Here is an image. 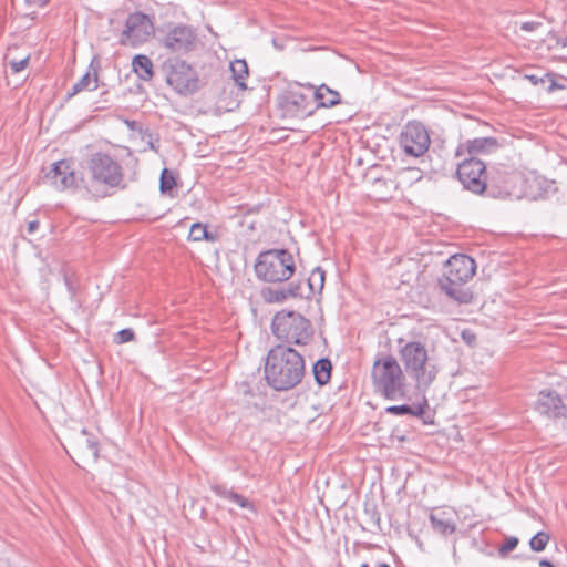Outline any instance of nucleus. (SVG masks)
Masks as SVG:
<instances>
[{
  "instance_id": "nucleus-1",
  "label": "nucleus",
  "mask_w": 567,
  "mask_h": 567,
  "mask_svg": "<svg viewBox=\"0 0 567 567\" xmlns=\"http://www.w3.org/2000/svg\"><path fill=\"white\" fill-rule=\"evenodd\" d=\"M305 375V359L287 344H277L267 354L265 378L276 391H288L297 386Z\"/></svg>"
},
{
  "instance_id": "nucleus-2",
  "label": "nucleus",
  "mask_w": 567,
  "mask_h": 567,
  "mask_svg": "<svg viewBox=\"0 0 567 567\" xmlns=\"http://www.w3.org/2000/svg\"><path fill=\"white\" fill-rule=\"evenodd\" d=\"M399 353L405 371L415 380L416 388L426 390L435 380L439 370L429 357L425 346L420 341H411L401 347Z\"/></svg>"
},
{
  "instance_id": "nucleus-3",
  "label": "nucleus",
  "mask_w": 567,
  "mask_h": 567,
  "mask_svg": "<svg viewBox=\"0 0 567 567\" xmlns=\"http://www.w3.org/2000/svg\"><path fill=\"white\" fill-rule=\"evenodd\" d=\"M371 377L375 392L385 399L400 400L405 396V377L392 355L375 360Z\"/></svg>"
},
{
  "instance_id": "nucleus-4",
  "label": "nucleus",
  "mask_w": 567,
  "mask_h": 567,
  "mask_svg": "<svg viewBox=\"0 0 567 567\" xmlns=\"http://www.w3.org/2000/svg\"><path fill=\"white\" fill-rule=\"evenodd\" d=\"M90 183L87 190L96 197L106 196L104 188H113L121 184L123 173L121 165L106 153H94L87 159Z\"/></svg>"
},
{
  "instance_id": "nucleus-5",
  "label": "nucleus",
  "mask_w": 567,
  "mask_h": 567,
  "mask_svg": "<svg viewBox=\"0 0 567 567\" xmlns=\"http://www.w3.org/2000/svg\"><path fill=\"white\" fill-rule=\"evenodd\" d=\"M292 255L287 249H271L260 252L255 264L257 277L267 282L288 280L295 272Z\"/></svg>"
},
{
  "instance_id": "nucleus-6",
  "label": "nucleus",
  "mask_w": 567,
  "mask_h": 567,
  "mask_svg": "<svg viewBox=\"0 0 567 567\" xmlns=\"http://www.w3.org/2000/svg\"><path fill=\"white\" fill-rule=\"evenodd\" d=\"M272 333L287 344L303 346L312 337V327L308 319L296 311H280L271 322Z\"/></svg>"
},
{
  "instance_id": "nucleus-7",
  "label": "nucleus",
  "mask_w": 567,
  "mask_h": 567,
  "mask_svg": "<svg viewBox=\"0 0 567 567\" xmlns=\"http://www.w3.org/2000/svg\"><path fill=\"white\" fill-rule=\"evenodd\" d=\"M456 175L463 187L475 195H483L494 182V169H487L485 163L474 156L458 164Z\"/></svg>"
},
{
  "instance_id": "nucleus-8",
  "label": "nucleus",
  "mask_w": 567,
  "mask_h": 567,
  "mask_svg": "<svg viewBox=\"0 0 567 567\" xmlns=\"http://www.w3.org/2000/svg\"><path fill=\"white\" fill-rule=\"evenodd\" d=\"M209 70L199 61H179V96H193L203 91L209 82Z\"/></svg>"
},
{
  "instance_id": "nucleus-9",
  "label": "nucleus",
  "mask_w": 567,
  "mask_h": 567,
  "mask_svg": "<svg viewBox=\"0 0 567 567\" xmlns=\"http://www.w3.org/2000/svg\"><path fill=\"white\" fill-rule=\"evenodd\" d=\"M154 34V25L150 17L143 12L131 13L120 37V44L136 48L150 40Z\"/></svg>"
},
{
  "instance_id": "nucleus-10",
  "label": "nucleus",
  "mask_w": 567,
  "mask_h": 567,
  "mask_svg": "<svg viewBox=\"0 0 567 567\" xmlns=\"http://www.w3.org/2000/svg\"><path fill=\"white\" fill-rule=\"evenodd\" d=\"M430 143L427 130L416 121L409 122L400 134V146L412 157L422 156L429 150Z\"/></svg>"
},
{
  "instance_id": "nucleus-11",
  "label": "nucleus",
  "mask_w": 567,
  "mask_h": 567,
  "mask_svg": "<svg viewBox=\"0 0 567 567\" xmlns=\"http://www.w3.org/2000/svg\"><path fill=\"white\" fill-rule=\"evenodd\" d=\"M476 265L474 259L466 255L456 254L450 257L444 264L442 276L468 281L475 274Z\"/></svg>"
},
{
  "instance_id": "nucleus-12",
  "label": "nucleus",
  "mask_w": 567,
  "mask_h": 567,
  "mask_svg": "<svg viewBox=\"0 0 567 567\" xmlns=\"http://www.w3.org/2000/svg\"><path fill=\"white\" fill-rule=\"evenodd\" d=\"M45 178L59 190L76 187L75 172L65 159L53 163L50 171L45 174Z\"/></svg>"
},
{
  "instance_id": "nucleus-13",
  "label": "nucleus",
  "mask_w": 567,
  "mask_h": 567,
  "mask_svg": "<svg viewBox=\"0 0 567 567\" xmlns=\"http://www.w3.org/2000/svg\"><path fill=\"white\" fill-rule=\"evenodd\" d=\"M466 280H457L449 276H441L437 279V285L442 292L449 298L457 301L458 303H470L473 300V293L470 289L465 288Z\"/></svg>"
},
{
  "instance_id": "nucleus-14",
  "label": "nucleus",
  "mask_w": 567,
  "mask_h": 567,
  "mask_svg": "<svg viewBox=\"0 0 567 567\" xmlns=\"http://www.w3.org/2000/svg\"><path fill=\"white\" fill-rule=\"evenodd\" d=\"M536 410L548 417H559L565 414V405L555 391H542L538 395Z\"/></svg>"
},
{
  "instance_id": "nucleus-15",
  "label": "nucleus",
  "mask_w": 567,
  "mask_h": 567,
  "mask_svg": "<svg viewBox=\"0 0 567 567\" xmlns=\"http://www.w3.org/2000/svg\"><path fill=\"white\" fill-rule=\"evenodd\" d=\"M306 103L307 97L300 91L290 90L281 97L280 106L285 115L305 117L311 114Z\"/></svg>"
},
{
  "instance_id": "nucleus-16",
  "label": "nucleus",
  "mask_w": 567,
  "mask_h": 567,
  "mask_svg": "<svg viewBox=\"0 0 567 567\" xmlns=\"http://www.w3.org/2000/svg\"><path fill=\"white\" fill-rule=\"evenodd\" d=\"M466 148L471 156L476 157L481 154H489L498 150L499 143L495 137H478L467 141L465 144L460 145L456 155H461L463 148Z\"/></svg>"
},
{
  "instance_id": "nucleus-17",
  "label": "nucleus",
  "mask_w": 567,
  "mask_h": 567,
  "mask_svg": "<svg viewBox=\"0 0 567 567\" xmlns=\"http://www.w3.org/2000/svg\"><path fill=\"white\" fill-rule=\"evenodd\" d=\"M72 445L82 456L92 457L93 460L99 457V442L85 429L73 436Z\"/></svg>"
},
{
  "instance_id": "nucleus-18",
  "label": "nucleus",
  "mask_w": 567,
  "mask_h": 567,
  "mask_svg": "<svg viewBox=\"0 0 567 567\" xmlns=\"http://www.w3.org/2000/svg\"><path fill=\"white\" fill-rule=\"evenodd\" d=\"M430 523L433 530L443 536L451 535L456 530L454 514L443 509H434L430 514Z\"/></svg>"
},
{
  "instance_id": "nucleus-19",
  "label": "nucleus",
  "mask_w": 567,
  "mask_h": 567,
  "mask_svg": "<svg viewBox=\"0 0 567 567\" xmlns=\"http://www.w3.org/2000/svg\"><path fill=\"white\" fill-rule=\"evenodd\" d=\"M315 99L320 107H332L340 103L339 92L330 89L326 84H321L316 89Z\"/></svg>"
},
{
  "instance_id": "nucleus-20",
  "label": "nucleus",
  "mask_w": 567,
  "mask_h": 567,
  "mask_svg": "<svg viewBox=\"0 0 567 567\" xmlns=\"http://www.w3.org/2000/svg\"><path fill=\"white\" fill-rule=\"evenodd\" d=\"M219 238L217 231H210L207 228V225L203 223H194L189 226L188 229V240L199 241L206 240L208 243H215Z\"/></svg>"
},
{
  "instance_id": "nucleus-21",
  "label": "nucleus",
  "mask_w": 567,
  "mask_h": 567,
  "mask_svg": "<svg viewBox=\"0 0 567 567\" xmlns=\"http://www.w3.org/2000/svg\"><path fill=\"white\" fill-rule=\"evenodd\" d=\"M202 48L193 29L179 27V52H190Z\"/></svg>"
},
{
  "instance_id": "nucleus-22",
  "label": "nucleus",
  "mask_w": 567,
  "mask_h": 567,
  "mask_svg": "<svg viewBox=\"0 0 567 567\" xmlns=\"http://www.w3.org/2000/svg\"><path fill=\"white\" fill-rule=\"evenodd\" d=\"M132 66L138 78L144 81H147L153 76V64L146 55H135L132 60Z\"/></svg>"
},
{
  "instance_id": "nucleus-23",
  "label": "nucleus",
  "mask_w": 567,
  "mask_h": 567,
  "mask_svg": "<svg viewBox=\"0 0 567 567\" xmlns=\"http://www.w3.org/2000/svg\"><path fill=\"white\" fill-rule=\"evenodd\" d=\"M332 364L327 358L319 359L312 368L313 377L319 385L327 384L331 379Z\"/></svg>"
},
{
  "instance_id": "nucleus-24",
  "label": "nucleus",
  "mask_w": 567,
  "mask_h": 567,
  "mask_svg": "<svg viewBox=\"0 0 567 567\" xmlns=\"http://www.w3.org/2000/svg\"><path fill=\"white\" fill-rule=\"evenodd\" d=\"M97 89V73L94 72L93 76L90 72L85 73L71 89L68 93V97H72L75 94L84 91V90H96Z\"/></svg>"
},
{
  "instance_id": "nucleus-25",
  "label": "nucleus",
  "mask_w": 567,
  "mask_h": 567,
  "mask_svg": "<svg viewBox=\"0 0 567 567\" xmlns=\"http://www.w3.org/2000/svg\"><path fill=\"white\" fill-rule=\"evenodd\" d=\"M230 70L236 84L241 89H246L244 80L248 76V65L245 60H236L230 64Z\"/></svg>"
},
{
  "instance_id": "nucleus-26",
  "label": "nucleus",
  "mask_w": 567,
  "mask_h": 567,
  "mask_svg": "<svg viewBox=\"0 0 567 567\" xmlns=\"http://www.w3.org/2000/svg\"><path fill=\"white\" fill-rule=\"evenodd\" d=\"M385 412L392 415H414L421 416L423 414V408L417 406V409H413L411 405L402 404V405H391L385 409Z\"/></svg>"
},
{
  "instance_id": "nucleus-27",
  "label": "nucleus",
  "mask_w": 567,
  "mask_h": 567,
  "mask_svg": "<svg viewBox=\"0 0 567 567\" xmlns=\"http://www.w3.org/2000/svg\"><path fill=\"white\" fill-rule=\"evenodd\" d=\"M324 284V271L322 268L317 267L312 270L309 279L308 286L311 292L321 291Z\"/></svg>"
},
{
  "instance_id": "nucleus-28",
  "label": "nucleus",
  "mask_w": 567,
  "mask_h": 567,
  "mask_svg": "<svg viewBox=\"0 0 567 567\" xmlns=\"http://www.w3.org/2000/svg\"><path fill=\"white\" fill-rule=\"evenodd\" d=\"M176 185H177V182H176V178L173 175V173L169 169L164 168L162 171L161 178H159L161 193L165 195L168 192H171L173 189V187Z\"/></svg>"
},
{
  "instance_id": "nucleus-29",
  "label": "nucleus",
  "mask_w": 567,
  "mask_h": 567,
  "mask_svg": "<svg viewBox=\"0 0 567 567\" xmlns=\"http://www.w3.org/2000/svg\"><path fill=\"white\" fill-rule=\"evenodd\" d=\"M261 295L267 302H282L289 298L285 288H265L262 289Z\"/></svg>"
},
{
  "instance_id": "nucleus-30",
  "label": "nucleus",
  "mask_w": 567,
  "mask_h": 567,
  "mask_svg": "<svg viewBox=\"0 0 567 567\" xmlns=\"http://www.w3.org/2000/svg\"><path fill=\"white\" fill-rule=\"evenodd\" d=\"M549 538H550L549 534H547L545 532H538L529 540L530 549L536 553L543 551L546 548V546L549 542Z\"/></svg>"
},
{
  "instance_id": "nucleus-31",
  "label": "nucleus",
  "mask_w": 567,
  "mask_h": 567,
  "mask_svg": "<svg viewBox=\"0 0 567 567\" xmlns=\"http://www.w3.org/2000/svg\"><path fill=\"white\" fill-rule=\"evenodd\" d=\"M221 496L224 498L229 499L230 502L236 503L237 505H239L243 508H251V504H250V502L247 498H245L243 495L237 494V493H235L233 491L224 489L221 492Z\"/></svg>"
},
{
  "instance_id": "nucleus-32",
  "label": "nucleus",
  "mask_w": 567,
  "mask_h": 567,
  "mask_svg": "<svg viewBox=\"0 0 567 567\" xmlns=\"http://www.w3.org/2000/svg\"><path fill=\"white\" fill-rule=\"evenodd\" d=\"M489 169H494V182L488 190H485L488 196L496 197L501 184L504 183V174L496 167H491Z\"/></svg>"
},
{
  "instance_id": "nucleus-33",
  "label": "nucleus",
  "mask_w": 567,
  "mask_h": 567,
  "mask_svg": "<svg viewBox=\"0 0 567 567\" xmlns=\"http://www.w3.org/2000/svg\"><path fill=\"white\" fill-rule=\"evenodd\" d=\"M163 70L166 72V82L174 89L177 87V72L174 64L168 61L163 64Z\"/></svg>"
},
{
  "instance_id": "nucleus-34",
  "label": "nucleus",
  "mask_w": 567,
  "mask_h": 567,
  "mask_svg": "<svg viewBox=\"0 0 567 567\" xmlns=\"http://www.w3.org/2000/svg\"><path fill=\"white\" fill-rule=\"evenodd\" d=\"M524 79L528 80L534 85L546 83V79H549V73L544 71H537L535 73H525Z\"/></svg>"
},
{
  "instance_id": "nucleus-35",
  "label": "nucleus",
  "mask_w": 567,
  "mask_h": 567,
  "mask_svg": "<svg viewBox=\"0 0 567 567\" xmlns=\"http://www.w3.org/2000/svg\"><path fill=\"white\" fill-rule=\"evenodd\" d=\"M135 333L132 329H122L115 334L114 342L117 344L126 343L134 340Z\"/></svg>"
},
{
  "instance_id": "nucleus-36",
  "label": "nucleus",
  "mask_w": 567,
  "mask_h": 567,
  "mask_svg": "<svg viewBox=\"0 0 567 567\" xmlns=\"http://www.w3.org/2000/svg\"><path fill=\"white\" fill-rule=\"evenodd\" d=\"M518 545V538L517 537H507L504 542V544L499 547V555L505 556L512 550H514Z\"/></svg>"
},
{
  "instance_id": "nucleus-37",
  "label": "nucleus",
  "mask_w": 567,
  "mask_h": 567,
  "mask_svg": "<svg viewBox=\"0 0 567 567\" xmlns=\"http://www.w3.org/2000/svg\"><path fill=\"white\" fill-rule=\"evenodd\" d=\"M28 63H29V56H25L24 59H21L19 61H16V60L10 61L9 65L14 73H18V72L24 70L27 68Z\"/></svg>"
},
{
  "instance_id": "nucleus-38",
  "label": "nucleus",
  "mask_w": 567,
  "mask_h": 567,
  "mask_svg": "<svg viewBox=\"0 0 567 567\" xmlns=\"http://www.w3.org/2000/svg\"><path fill=\"white\" fill-rule=\"evenodd\" d=\"M164 43H165V45H166L167 48H169V49H174L175 44L177 43V30H176V29L172 30V31L167 34V37H166V39H165V42H164Z\"/></svg>"
},
{
  "instance_id": "nucleus-39",
  "label": "nucleus",
  "mask_w": 567,
  "mask_h": 567,
  "mask_svg": "<svg viewBox=\"0 0 567 567\" xmlns=\"http://www.w3.org/2000/svg\"><path fill=\"white\" fill-rule=\"evenodd\" d=\"M540 25H542L540 22L527 21V22L522 23L520 29L526 32H532V31H535L536 29H538Z\"/></svg>"
},
{
  "instance_id": "nucleus-40",
  "label": "nucleus",
  "mask_w": 567,
  "mask_h": 567,
  "mask_svg": "<svg viewBox=\"0 0 567 567\" xmlns=\"http://www.w3.org/2000/svg\"><path fill=\"white\" fill-rule=\"evenodd\" d=\"M299 289V284H290L288 288H285L289 298L300 296Z\"/></svg>"
},
{
  "instance_id": "nucleus-41",
  "label": "nucleus",
  "mask_w": 567,
  "mask_h": 567,
  "mask_svg": "<svg viewBox=\"0 0 567 567\" xmlns=\"http://www.w3.org/2000/svg\"><path fill=\"white\" fill-rule=\"evenodd\" d=\"M546 82H549V85L547 87V92H549V93L555 91V90H560V89L565 87L563 84H559L555 80H553L550 73H549V79H546Z\"/></svg>"
},
{
  "instance_id": "nucleus-42",
  "label": "nucleus",
  "mask_w": 567,
  "mask_h": 567,
  "mask_svg": "<svg viewBox=\"0 0 567 567\" xmlns=\"http://www.w3.org/2000/svg\"><path fill=\"white\" fill-rule=\"evenodd\" d=\"M39 228L38 220H31L28 223V233L33 234Z\"/></svg>"
},
{
  "instance_id": "nucleus-43",
  "label": "nucleus",
  "mask_w": 567,
  "mask_h": 567,
  "mask_svg": "<svg viewBox=\"0 0 567 567\" xmlns=\"http://www.w3.org/2000/svg\"><path fill=\"white\" fill-rule=\"evenodd\" d=\"M31 4H37L39 7H42L48 3L49 0H27Z\"/></svg>"
},
{
  "instance_id": "nucleus-44",
  "label": "nucleus",
  "mask_w": 567,
  "mask_h": 567,
  "mask_svg": "<svg viewBox=\"0 0 567 567\" xmlns=\"http://www.w3.org/2000/svg\"><path fill=\"white\" fill-rule=\"evenodd\" d=\"M539 566L540 567H555L549 560L547 559H540L539 560Z\"/></svg>"
},
{
  "instance_id": "nucleus-45",
  "label": "nucleus",
  "mask_w": 567,
  "mask_h": 567,
  "mask_svg": "<svg viewBox=\"0 0 567 567\" xmlns=\"http://www.w3.org/2000/svg\"><path fill=\"white\" fill-rule=\"evenodd\" d=\"M187 219L188 218H184V220H179V223H178L179 228H182V227L186 228L187 227V223H186Z\"/></svg>"
},
{
  "instance_id": "nucleus-46",
  "label": "nucleus",
  "mask_w": 567,
  "mask_h": 567,
  "mask_svg": "<svg viewBox=\"0 0 567 567\" xmlns=\"http://www.w3.org/2000/svg\"><path fill=\"white\" fill-rule=\"evenodd\" d=\"M406 173H412L413 175H419V174H420V171H419V169H415V168H408V169H406Z\"/></svg>"
},
{
  "instance_id": "nucleus-47",
  "label": "nucleus",
  "mask_w": 567,
  "mask_h": 567,
  "mask_svg": "<svg viewBox=\"0 0 567 567\" xmlns=\"http://www.w3.org/2000/svg\"><path fill=\"white\" fill-rule=\"evenodd\" d=\"M558 44H561L563 47H567V37L564 39H559Z\"/></svg>"
},
{
  "instance_id": "nucleus-48",
  "label": "nucleus",
  "mask_w": 567,
  "mask_h": 567,
  "mask_svg": "<svg viewBox=\"0 0 567 567\" xmlns=\"http://www.w3.org/2000/svg\"><path fill=\"white\" fill-rule=\"evenodd\" d=\"M379 567H391L389 564H380Z\"/></svg>"
},
{
  "instance_id": "nucleus-49",
  "label": "nucleus",
  "mask_w": 567,
  "mask_h": 567,
  "mask_svg": "<svg viewBox=\"0 0 567 567\" xmlns=\"http://www.w3.org/2000/svg\"><path fill=\"white\" fill-rule=\"evenodd\" d=\"M360 567H370V566H369V564H368V563H363V564H361V566H360Z\"/></svg>"
}]
</instances>
